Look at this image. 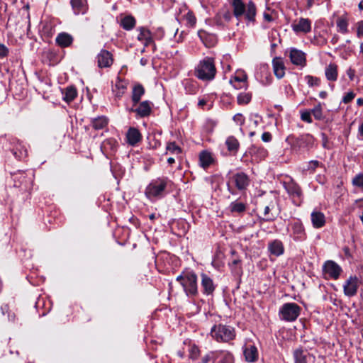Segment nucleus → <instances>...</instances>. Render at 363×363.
<instances>
[{
  "label": "nucleus",
  "mask_w": 363,
  "mask_h": 363,
  "mask_svg": "<svg viewBox=\"0 0 363 363\" xmlns=\"http://www.w3.org/2000/svg\"><path fill=\"white\" fill-rule=\"evenodd\" d=\"M354 70L350 68L347 71V74L348 75L349 78L352 80L354 79Z\"/></svg>",
  "instance_id": "57"
},
{
  "label": "nucleus",
  "mask_w": 363,
  "mask_h": 363,
  "mask_svg": "<svg viewBox=\"0 0 363 363\" xmlns=\"http://www.w3.org/2000/svg\"><path fill=\"white\" fill-rule=\"evenodd\" d=\"M63 94V99L69 103L76 98L77 89L74 86H69L65 89Z\"/></svg>",
  "instance_id": "32"
},
{
  "label": "nucleus",
  "mask_w": 363,
  "mask_h": 363,
  "mask_svg": "<svg viewBox=\"0 0 363 363\" xmlns=\"http://www.w3.org/2000/svg\"><path fill=\"white\" fill-rule=\"evenodd\" d=\"M274 74L278 79L282 78L285 74V67L281 57H275L272 61Z\"/></svg>",
  "instance_id": "20"
},
{
  "label": "nucleus",
  "mask_w": 363,
  "mask_h": 363,
  "mask_svg": "<svg viewBox=\"0 0 363 363\" xmlns=\"http://www.w3.org/2000/svg\"><path fill=\"white\" fill-rule=\"evenodd\" d=\"M201 277V287L203 294L206 295L211 294L215 290V286L213 280L206 274H202Z\"/></svg>",
  "instance_id": "18"
},
{
  "label": "nucleus",
  "mask_w": 363,
  "mask_h": 363,
  "mask_svg": "<svg viewBox=\"0 0 363 363\" xmlns=\"http://www.w3.org/2000/svg\"><path fill=\"white\" fill-rule=\"evenodd\" d=\"M307 352L301 349H296L294 352L295 363H307Z\"/></svg>",
  "instance_id": "31"
},
{
  "label": "nucleus",
  "mask_w": 363,
  "mask_h": 363,
  "mask_svg": "<svg viewBox=\"0 0 363 363\" xmlns=\"http://www.w3.org/2000/svg\"><path fill=\"white\" fill-rule=\"evenodd\" d=\"M230 4L233 9V15L237 19L245 14L249 21H254L256 15V7L254 3L250 1L246 6L242 0H231Z\"/></svg>",
  "instance_id": "1"
},
{
  "label": "nucleus",
  "mask_w": 363,
  "mask_h": 363,
  "mask_svg": "<svg viewBox=\"0 0 363 363\" xmlns=\"http://www.w3.org/2000/svg\"><path fill=\"white\" fill-rule=\"evenodd\" d=\"M310 112L316 120L322 119V118H323L322 107L320 104L316 105Z\"/></svg>",
  "instance_id": "41"
},
{
  "label": "nucleus",
  "mask_w": 363,
  "mask_h": 363,
  "mask_svg": "<svg viewBox=\"0 0 363 363\" xmlns=\"http://www.w3.org/2000/svg\"><path fill=\"white\" fill-rule=\"evenodd\" d=\"M251 100V95L247 93H241L238 96V103L239 104H247Z\"/></svg>",
  "instance_id": "42"
},
{
  "label": "nucleus",
  "mask_w": 363,
  "mask_h": 363,
  "mask_svg": "<svg viewBox=\"0 0 363 363\" xmlns=\"http://www.w3.org/2000/svg\"><path fill=\"white\" fill-rule=\"evenodd\" d=\"M216 69L213 60L211 57H206L201 60L195 69V75L201 80H212L216 75Z\"/></svg>",
  "instance_id": "2"
},
{
  "label": "nucleus",
  "mask_w": 363,
  "mask_h": 363,
  "mask_svg": "<svg viewBox=\"0 0 363 363\" xmlns=\"http://www.w3.org/2000/svg\"><path fill=\"white\" fill-rule=\"evenodd\" d=\"M359 286V280L357 277H350L343 285L344 294L347 296H353Z\"/></svg>",
  "instance_id": "8"
},
{
  "label": "nucleus",
  "mask_w": 363,
  "mask_h": 363,
  "mask_svg": "<svg viewBox=\"0 0 363 363\" xmlns=\"http://www.w3.org/2000/svg\"><path fill=\"white\" fill-rule=\"evenodd\" d=\"M231 181L240 191L245 190L250 184L248 176L243 172L235 174L232 177Z\"/></svg>",
  "instance_id": "9"
},
{
  "label": "nucleus",
  "mask_w": 363,
  "mask_h": 363,
  "mask_svg": "<svg viewBox=\"0 0 363 363\" xmlns=\"http://www.w3.org/2000/svg\"><path fill=\"white\" fill-rule=\"evenodd\" d=\"M71 6L75 15L85 14L88 10L86 0H71Z\"/></svg>",
  "instance_id": "16"
},
{
  "label": "nucleus",
  "mask_w": 363,
  "mask_h": 363,
  "mask_svg": "<svg viewBox=\"0 0 363 363\" xmlns=\"http://www.w3.org/2000/svg\"><path fill=\"white\" fill-rule=\"evenodd\" d=\"M211 335L213 339L218 342H228L235 337V330L233 327L225 325H214Z\"/></svg>",
  "instance_id": "4"
},
{
  "label": "nucleus",
  "mask_w": 363,
  "mask_h": 363,
  "mask_svg": "<svg viewBox=\"0 0 363 363\" xmlns=\"http://www.w3.org/2000/svg\"><path fill=\"white\" fill-rule=\"evenodd\" d=\"M301 310L300 306L295 303H284L279 309V318L287 322L294 321L299 316Z\"/></svg>",
  "instance_id": "6"
},
{
  "label": "nucleus",
  "mask_w": 363,
  "mask_h": 363,
  "mask_svg": "<svg viewBox=\"0 0 363 363\" xmlns=\"http://www.w3.org/2000/svg\"><path fill=\"white\" fill-rule=\"evenodd\" d=\"M264 18L265 21H267L268 22H271L273 21L272 16L269 13H264Z\"/></svg>",
  "instance_id": "58"
},
{
  "label": "nucleus",
  "mask_w": 363,
  "mask_h": 363,
  "mask_svg": "<svg viewBox=\"0 0 363 363\" xmlns=\"http://www.w3.org/2000/svg\"><path fill=\"white\" fill-rule=\"evenodd\" d=\"M189 352V357L192 359H196L200 354V350L199 347L194 345L190 346Z\"/></svg>",
  "instance_id": "43"
},
{
  "label": "nucleus",
  "mask_w": 363,
  "mask_h": 363,
  "mask_svg": "<svg viewBox=\"0 0 363 363\" xmlns=\"http://www.w3.org/2000/svg\"><path fill=\"white\" fill-rule=\"evenodd\" d=\"M198 35L206 46L210 47L213 45L212 38L213 36L205 33H199Z\"/></svg>",
  "instance_id": "40"
},
{
  "label": "nucleus",
  "mask_w": 363,
  "mask_h": 363,
  "mask_svg": "<svg viewBox=\"0 0 363 363\" xmlns=\"http://www.w3.org/2000/svg\"><path fill=\"white\" fill-rule=\"evenodd\" d=\"M127 143L131 146H135L142 140L140 131L133 127L128 129L126 133Z\"/></svg>",
  "instance_id": "14"
},
{
  "label": "nucleus",
  "mask_w": 363,
  "mask_h": 363,
  "mask_svg": "<svg viewBox=\"0 0 363 363\" xmlns=\"http://www.w3.org/2000/svg\"><path fill=\"white\" fill-rule=\"evenodd\" d=\"M98 66L101 68L109 67L113 64V58L111 54L105 50H103L97 56Z\"/></svg>",
  "instance_id": "13"
},
{
  "label": "nucleus",
  "mask_w": 363,
  "mask_h": 363,
  "mask_svg": "<svg viewBox=\"0 0 363 363\" xmlns=\"http://www.w3.org/2000/svg\"><path fill=\"white\" fill-rule=\"evenodd\" d=\"M359 131L360 134L363 135V123L360 125L359 128Z\"/></svg>",
  "instance_id": "63"
},
{
  "label": "nucleus",
  "mask_w": 363,
  "mask_h": 363,
  "mask_svg": "<svg viewBox=\"0 0 363 363\" xmlns=\"http://www.w3.org/2000/svg\"><path fill=\"white\" fill-rule=\"evenodd\" d=\"M357 33L359 35L363 36V21H360L358 23Z\"/></svg>",
  "instance_id": "56"
},
{
  "label": "nucleus",
  "mask_w": 363,
  "mask_h": 363,
  "mask_svg": "<svg viewBox=\"0 0 363 363\" xmlns=\"http://www.w3.org/2000/svg\"><path fill=\"white\" fill-rule=\"evenodd\" d=\"M144 93H145V89L142 85H140V84L135 85L133 87V93H132L133 101L135 104L138 103L140 100V99H141L142 96L144 94Z\"/></svg>",
  "instance_id": "30"
},
{
  "label": "nucleus",
  "mask_w": 363,
  "mask_h": 363,
  "mask_svg": "<svg viewBox=\"0 0 363 363\" xmlns=\"http://www.w3.org/2000/svg\"><path fill=\"white\" fill-rule=\"evenodd\" d=\"M320 163L317 160H312L308 163V169L314 171L318 166Z\"/></svg>",
  "instance_id": "52"
},
{
  "label": "nucleus",
  "mask_w": 363,
  "mask_h": 363,
  "mask_svg": "<svg viewBox=\"0 0 363 363\" xmlns=\"http://www.w3.org/2000/svg\"><path fill=\"white\" fill-rule=\"evenodd\" d=\"M138 39V40L141 41L145 46H148L152 42L150 31L145 28H140L139 29Z\"/></svg>",
  "instance_id": "26"
},
{
  "label": "nucleus",
  "mask_w": 363,
  "mask_h": 363,
  "mask_svg": "<svg viewBox=\"0 0 363 363\" xmlns=\"http://www.w3.org/2000/svg\"><path fill=\"white\" fill-rule=\"evenodd\" d=\"M126 82L118 78L116 84L113 88V91L115 92L116 97H121L126 89Z\"/></svg>",
  "instance_id": "28"
},
{
  "label": "nucleus",
  "mask_w": 363,
  "mask_h": 363,
  "mask_svg": "<svg viewBox=\"0 0 363 363\" xmlns=\"http://www.w3.org/2000/svg\"><path fill=\"white\" fill-rule=\"evenodd\" d=\"M151 104L148 101L141 102L136 108H131V111L135 112L140 117H146L151 113Z\"/></svg>",
  "instance_id": "19"
},
{
  "label": "nucleus",
  "mask_w": 363,
  "mask_h": 363,
  "mask_svg": "<svg viewBox=\"0 0 363 363\" xmlns=\"http://www.w3.org/2000/svg\"><path fill=\"white\" fill-rule=\"evenodd\" d=\"M262 140L264 142H269L272 140V135L269 132H264L262 135Z\"/></svg>",
  "instance_id": "54"
},
{
  "label": "nucleus",
  "mask_w": 363,
  "mask_h": 363,
  "mask_svg": "<svg viewBox=\"0 0 363 363\" xmlns=\"http://www.w3.org/2000/svg\"><path fill=\"white\" fill-rule=\"evenodd\" d=\"M323 271L325 277L337 279L342 272V269L334 261L328 260L324 263Z\"/></svg>",
  "instance_id": "7"
},
{
  "label": "nucleus",
  "mask_w": 363,
  "mask_h": 363,
  "mask_svg": "<svg viewBox=\"0 0 363 363\" xmlns=\"http://www.w3.org/2000/svg\"><path fill=\"white\" fill-rule=\"evenodd\" d=\"M348 22L346 18L341 17L338 18L337 21V30L342 33H347L348 32L347 30Z\"/></svg>",
  "instance_id": "38"
},
{
  "label": "nucleus",
  "mask_w": 363,
  "mask_h": 363,
  "mask_svg": "<svg viewBox=\"0 0 363 363\" xmlns=\"http://www.w3.org/2000/svg\"><path fill=\"white\" fill-rule=\"evenodd\" d=\"M213 363H233L231 353L225 350H217Z\"/></svg>",
  "instance_id": "15"
},
{
  "label": "nucleus",
  "mask_w": 363,
  "mask_h": 363,
  "mask_svg": "<svg viewBox=\"0 0 363 363\" xmlns=\"http://www.w3.org/2000/svg\"><path fill=\"white\" fill-rule=\"evenodd\" d=\"M73 41L72 37L66 33L58 34L56 38V43L61 47L65 48L69 46Z\"/></svg>",
  "instance_id": "27"
},
{
  "label": "nucleus",
  "mask_w": 363,
  "mask_h": 363,
  "mask_svg": "<svg viewBox=\"0 0 363 363\" xmlns=\"http://www.w3.org/2000/svg\"><path fill=\"white\" fill-rule=\"evenodd\" d=\"M199 160H200L201 165L203 168H206L211 164V162L213 161V158H212L211 153H209L208 152H206V151H203V152H201V154L199 155Z\"/></svg>",
  "instance_id": "33"
},
{
  "label": "nucleus",
  "mask_w": 363,
  "mask_h": 363,
  "mask_svg": "<svg viewBox=\"0 0 363 363\" xmlns=\"http://www.w3.org/2000/svg\"><path fill=\"white\" fill-rule=\"evenodd\" d=\"M359 8L360 10H363V1H361L359 4Z\"/></svg>",
  "instance_id": "64"
},
{
  "label": "nucleus",
  "mask_w": 363,
  "mask_h": 363,
  "mask_svg": "<svg viewBox=\"0 0 363 363\" xmlns=\"http://www.w3.org/2000/svg\"><path fill=\"white\" fill-rule=\"evenodd\" d=\"M289 58L294 65L304 66L306 64L305 53L296 48L290 49Z\"/></svg>",
  "instance_id": "12"
},
{
  "label": "nucleus",
  "mask_w": 363,
  "mask_h": 363,
  "mask_svg": "<svg viewBox=\"0 0 363 363\" xmlns=\"http://www.w3.org/2000/svg\"><path fill=\"white\" fill-rule=\"evenodd\" d=\"M174 161L175 160H174V159L173 157H169L167 160L168 163L170 164H173L174 162Z\"/></svg>",
  "instance_id": "61"
},
{
  "label": "nucleus",
  "mask_w": 363,
  "mask_h": 363,
  "mask_svg": "<svg viewBox=\"0 0 363 363\" xmlns=\"http://www.w3.org/2000/svg\"><path fill=\"white\" fill-rule=\"evenodd\" d=\"M230 211L233 213H242L245 211L246 206L241 202H233L230 205Z\"/></svg>",
  "instance_id": "39"
},
{
  "label": "nucleus",
  "mask_w": 363,
  "mask_h": 363,
  "mask_svg": "<svg viewBox=\"0 0 363 363\" xmlns=\"http://www.w3.org/2000/svg\"><path fill=\"white\" fill-rule=\"evenodd\" d=\"M268 250L271 255L280 256L284 253V245L279 240H274L268 244Z\"/></svg>",
  "instance_id": "22"
},
{
  "label": "nucleus",
  "mask_w": 363,
  "mask_h": 363,
  "mask_svg": "<svg viewBox=\"0 0 363 363\" xmlns=\"http://www.w3.org/2000/svg\"><path fill=\"white\" fill-rule=\"evenodd\" d=\"M285 189L287 192L294 198H297L298 199H301L302 196V191L300 186L297 184L293 182H289L285 185Z\"/></svg>",
  "instance_id": "25"
},
{
  "label": "nucleus",
  "mask_w": 363,
  "mask_h": 363,
  "mask_svg": "<svg viewBox=\"0 0 363 363\" xmlns=\"http://www.w3.org/2000/svg\"><path fill=\"white\" fill-rule=\"evenodd\" d=\"M314 144V138L309 134L301 135L296 140L294 146H298L299 148H311Z\"/></svg>",
  "instance_id": "17"
},
{
  "label": "nucleus",
  "mask_w": 363,
  "mask_h": 363,
  "mask_svg": "<svg viewBox=\"0 0 363 363\" xmlns=\"http://www.w3.org/2000/svg\"><path fill=\"white\" fill-rule=\"evenodd\" d=\"M257 152L259 154L261 158H264L267 155V151L264 148H258Z\"/></svg>",
  "instance_id": "55"
},
{
  "label": "nucleus",
  "mask_w": 363,
  "mask_h": 363,
  "mask_svg": "<svg viewBox=\"0 0 363 363\" xmlns=\"http://www.w3.org/2000/svg\"><path fill=\"white\" fill-rule=\"evenodd\" d=\"M223 18L227 21H230V19H231V14L229 11H227L224 13L223 15Z\"/></svg>",
  "instance_id": "59"
},
{
  "label": "nucleus",
  "mask_w": 363,
  "mask_h": 363,
  "mask_svg": "<svg viewBox=\"0 0 363 363\" xmlns=\"http://www.w3.org/2000/svg\"><path fill=\"white\" fill-rule=\"evenodd\" d=\"M9 320L11 321H14L15 320V315L14 314H12V315H9Z\"/></svg>",
  "instance_id": "62"
},
{
  "label": "nucleus",
  "mask_w": 363,
  "mask_h": 363,
  "mask_svg": "<svg viewBox=\"0 0 363 363\" xmlns=\"http://www.w3.org/2000/svg\"><path fill=\"white\" fill-rule=\"evenodd\" d=\"M243 353L246 361L249 362H255L258 357L257 347L253 345H245Z\"/></svg>",
  "instance_id": "21"
},
{
  "label": "nucleus",
  "mask_w": 363,
  "mask_h": 363,
  "mask_svg": "<svg viewBox=\"0 0 363 363\" xmlns=\"http://www.w3.org/2000/svg\"><path fill=\"white\" fill-rule=\"evenodd\" d=\"M357 104L359 105V106H362L363 105V99L362 98H359L357 100Z\"/></svg>",
  "instance_id": "60"
},
{
  "label": "nucleus",
  "mask_w": 363,
  "mask_h": 363,
  "mask_svg": "<svg viewBox=\"0 0 363 363\" xmlns=\"http://www.w3.org/2000/svg\"><path fill=\"white\" fill-rule=\"evenodd\" d=\"M167 151L173 154H179L181 152V148L174 142L169 143L167 145Z\"/></svg>",
  "instance_id": "44"
},
{
  "label": "nucleus",
  "mask_w": 363,
  "mask_h": 363,
  "mask_svg": "<svg viewBox=\"0 0 363 363\" xmlns=\"http://www.w3.org/2000/svg\"><path fill=\"white\" fill-rule=\"evenodd\" d=\"M354 96H355V94L352 91L348 92L343 97L342 101L345 104H347V103L350 102L354 98Z\"/></svg>",
  "instance_id": "50"
},
{
  "label": "nucleus",
  "mask_w": 363,
  "mask_h": 363,
  "mask_svg": "<svg viewBox=\"0 0 363 363\" xmlns=\"http://www.w3.org/2000/svg\"><path fill=\"white\" fill-rule=\"evenodd\" d=\"M107 123L108 120L106 117L104 116L96 118L92 121L93 127L96 130L104 128L107 125Z\"/></svg>",
  "instance_id": "36"
},
{
  "label": "nucleus",
  "mask_w": 363,
  "mask_h": 363,
  "mask_svg": "<svg viewBox=\"0 0 363 363\" xmlns=\"http://www.w3.org/2000/svg\"><path fill=\"white\" fill-rule=\"evenodd\" d=\"M311 113L310 111H305L301 113V118L303 121H306L307 123H311Z\"/></svg>",
  "instance_id": "49"
},
{
  "label": "nucleus",
  "mask_w": 363,
  "mask_h": 363,
  "mask_svg": "<svg viewBox=\"0 0 363 363\" xmlns=\"http://www.w3.org/2000/svg\"><path fill=\"white\" fill-rule=\"evenodd\" d=\"M291 27L295 33H307L311 30V21L308 18H301L299 20L295 21Z\"/></svg>",
  "instance_id": "10"
},
{
  "label": "nucleus",
  "mask_w": 363,
  "mask_h": 363,
  "mask_svg": "<svg viewBox=\"0 0 363 363\" xmlns=\"http://www.w3.org/2000/svg\"><path fill=\"white\" fill-rule=\"evenodd\" d=\"M274 208V204L272 202L268 205H265L263 208L264 219L266 220H273L276 216L271 213L272 209Z\"/></svg>",
  "instance_id": "35"
},
{
  "label": "nucleus",
  "mask_w": 363,
  "mask_h": 363,
  "mask_svg": "<svg viewBox=\"0 0 363 363\" xmlns=\"http://www.w3.org/2000/svg\"><path fill=\"white\" fill-rule=\"evenodd\" d=\"M121 25L125 30H131L135 25V20L133 17L127 16L122 18Z\"/></svg>",
  "instance_id": "34"
},
{
  "label": "nucleus",
  "mask_w": 363,
  "mask_h": 363,
  "mask_svg": "<svg viewBox=\"0 0 363 363\" xmlns=\"http://www.w3.org/2000/svg\"><path fill=\"white\" fill-rule=\"evenodd\" d=\"M177 281L182 286L187 296L194 297L198 294L197 277L194 272L182 273L177 277Z\"/></svg>",
  "instance_id": "3"
},
{
  "label": "nucleus",
  "mask_w": 363,
  "mask_h": 363,
  "mask_svg": "<svg viewBox=\"0 0 363 363\" xmlns=\"http://www.w3.org/2000/svg\"><path fill=\"white\" fill-rule=\"evenodd\" d=\"M169 181L165 178H158L147 186L145 194L148 198L161 197L164 194V190Z\"/></svg>",
  "instance_id": "5"
},
{
  "label": "nucleus",
  "mask_w": 363,
  "mask_h": 363,
  "mask_svg": "<svg viewBox=\"0 0 363 363\" xmlns=\"http://www.w3.org/2000/svg\"><path fill=\"white\" fill-rule=\"evenodd\" d=\"M292 235L296 240H302L305 237L304 229L299 221H295L291 224Z\"/></svg>",
  "instance_id": "23"
},
{
  "label": "nucleus",
  "mask_w": 363,
  "mask_h": 363,
  "mask_svg": "<svg viewBox=\"0 0 363 363\" xmlns=\"http://www.w3.org/2000/svg\"><path fill=\"white\" fill-rule=\"evenodd\" d=\"M187 23L191 26H194L196 23V18L191 13H188L186 16Z\"/></svg>",
  "instance_id": "48"
},
{
  "label": "nucleus",
  "mask_w": 363,
  "mask_h": 363,
  "mask_svg": "<svg viewBox=\"0 0 363 363\" xmlns=\"http://www.w3.org/2000/svg\"><path fill=\"white\" fill-rule=\"evenodd\" d=\"M247 79V74L243 71H238L230 82L236 89H246Z\"/></svg>",
  "instance_id": "11"
},
{
  "label": "nucleus",
  "mask_w": 363,
  "mask_h": 363,
  "mask_svg": "<svg viewBox=\"0 0 363 363\" xmlns=\"http://www.w3.org/2000/svg\"><path fill=\"white\" fill-rule=\"evenodd\" d=\"M306 79L307 80V82L308 84L310 85V86H314V85H317L318 84V79L317 78H315L313 77H311V76H307L306 77Z\"/></svg>",
  "instance_id": "51"
},
{
  "label": "nucleus",
  "mask_w": 363,
  "mask_h": 363,
  "mask_svg": "<svg viewBox=\"0 0 363 363\" xmlns=\"http://www.w3.org/2000/svg\"><path fill=\"white\" fill-rule=\"evenodd\" d=\"M325 76L330 81H335L337 77V68L334 64L329 65L325 69Z\"/></svg>",
  "instance_id": "29"
},
{
  "label": "nucleus",
  "mask_w": 363,
  "mask_h": 363,
  "mask_svg": "<svg viewBox=\"0 0 363 363\" xmlns=\"http://www.w3.org/2000/svg\"><path fill=\"white\" fill-rule=\"evenodd\" d=\"M352 182L354 186L363 188V174L356 175Z\"/></svg>",
  "instance_id": "45"
},
{
  "label": "nucleus",
  "mask_w": 363,
  "mask_h": 363,
  "mask_svg": "<svg viewBox=\"0 0 363 363\" xmlns=\"http://www.w3.org/2000/svg\"><path fill=\"white\" fill-rule=\"evenodd\" d=\"M8 52V48L4 45L0 43V57L6 56Z\"/></svg>",
  "instance_id": "53"
},
{
  "label": "nucleus",
  "mask_w": 363,
  "mask_h": 363,
  "mask_svg": "<svg viewBox=\"0 0 363 363\" xmlns=\"http://www.w3.org/2000/svg\"><path fill=\"white\" fill-rule=\"evenodd\" d=\"M225 144L230 151H236L239 147V143L238 140L233 136L228 137L227 138Z\"/></svg>",
  "instance_id": "37"
},
{
  "label": "nucleus",
  "mask_w": 363,
  "mask_h": 363,
  "mask_svg": "<svg viewBox=\"0 0 363 363\" xmlns=\"http://www.w3.org/2000/svg\"><path fill=\"white\" fill-rule=\"evenodd\" d=\"M311 221L315 228H322L325 223V218L323 213L313 211L311 213Z\"/></svg>",
  "instance_id": "24"
},
{
  "label": "nucleus",
  "mask_w": 363,
  "mask_h": 363,
  "mask_svg": "<svg viewBox=\"0 0 363 363\" xmlns=\"http://www.w3.org/2000/svg\"><path fill=\"white\" fill-rule=\"evenodd\" d=\"M233 121L239 125H242L245 122V118L241 113H237L233 116Z\"/></svg>",
  "instance_id": "47"
},
{
  "label": "nucleus",
  "mask_w": 363,
  "mask_h": 363,
  "mask_svg": "<svg viewBox=\"0 0 363 363\" xmlns=\"http://www.w3.org/2000/svg\"><path fill=\"white\" fill-rule=\"evenodd\" d=\"M216 351H211L204 355L201 359V363H209L210 361L213 362L214 357L216 356L215 353Z\"/></svg>",
  "instance_id": "46"
}]
</instances>
